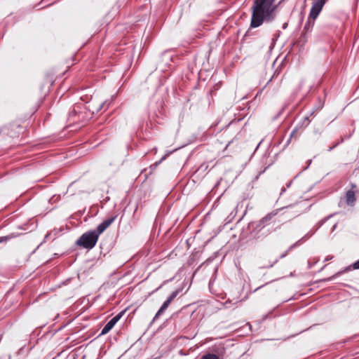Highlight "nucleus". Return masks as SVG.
<instances>
[{"mask_svg": "<svg viewBox=\"0 0 359 359\" xmlns=\"http://www.w3.org/2000/svg\"><path fill=\"white\" fill-rule=\"evenodd\" d=\"M274 0H255L252 7L250 27H258L266 22H271L275 18L276 6Z\"/></svg>", "mask_w": 359, "mask_h": 359, "instance_id": "obj_1", "label": "nucleus"}, {"mask_svg": "<svg viewBox=\"0 0 359 359\" xmlns=\"http://www.w3.org/2000/svg\"><path fill=\"white\" fill-rule=\"evenodd\" d=\"M278 210H275L266 215L257 222H252L248 224L249 235L251 238L262 240L273 231L269 226L275 222L274 217L278 214Z\"/></svg>", "mask_w": 359, "mask_h": 359, "instance_id": "obj_2", "label": "nucleus"}, {"mask_svg": "<svg viewBox=\"0 0 359 359\" xmlns=\"http://www.w3.org/2000/svg\"><path fill=\"white\" fill-rule=\"evenodd\" d=\"M327 1V0H313L307 21L302 31V36L304 38H306L307 34L311 32L315 25V20L320 13Z\"/></svg>", "mask_w": 359, "mask_h": 359, "instance_id": "obj_3", "label": "nucleus"}, {"mask_svg": "<svg viewBox=\"0 0 359 359\" xmlns=\"http://www.w3.org/2000/svg\"><path fill=\"white\" fill-rule=\"evenodd\" d=\"M98 238L93 231H87L79 237L76 241V244L84 249L90 250L95 246Z\"/></svg>", "mask_w": 359, "mask_h": 359, "instance_id": "obj_4", "label": "nucleus"}, {"mask_svg": "<svg viewBox=\"0 0 359 359\" xmlns=\"http://www.w3.org/2000/svg\"><path fill=\"white\" fill-rule=\"evenodd\" d=\"M124 313V311H121L118 313L117 315H116L114 317H113L102 328L100 335H104L107 334L116 325V323L121 319L123 314Z\"/></svg>", "mask_w": 359, "mask_h": 359, "instance_id": "obj_5", "label": "nucleus"}, {"mask_svg": "<svg viewBox=\"0 0 359 359\" xmlns=\"http://www.w3.org/2000/svg\"><path fill=\"white\" fill-rule=\"evenodd\" d=\"M351 269H359V259L358 261L355 262L351 265H350V266L344 268V269L338 271L337 273H336L332 276L328 278L327 280H332L335 278L339 276L340 275H341V274H343V273H344L346 272H348V271H351Z\"/></svg>", "mask_w": 359, "mask_h": 359, "instance_id": "obj_6", "label": "nucleus"}, {"mask_svg": "<svg viewBox=\"0 0 359 359\" xmlns=\"http://www.w3.org/2000/svg\"><path fill=\"white\" fill-rule=\"evenodd\" d=\"M180 292V290H176L173 291L170 294V295L168 297V299L163 302L161 307L166 310V309L169 306V305L174 300V299L178 295Z\"/></svg>", "mask_w": 359, "mask_h": 359, "instance_id": "obj_7", "label": "nucleus"}, {"mask_svg": "<svg viewBox=\"0 0 359 359\" xmlns=\"http://www.w3.org/2000/svg\"><path fill=\"white\" fill-rule=\"evenodd\" d=\"M313 234V233H311V234H309V233H306L302 238H301L300 240H299L298 241H297L295 243H294L292 245H291L289 249L285 252L283 254H282L280 256V258H283L285 257L287 255V252L291 250L292 248H294V247L299 245L302 241L305 239V238H309L311 235Z\"/></svg>", "mask_w": 359, "mask_h": 359, "instance_id": "obj_8", "label": "nucleus"}, {"mask_svg": "<svg viewBox=\"0 0 359 359\" xmlns=\"http://www.w3.org/2000/svg\"><path fill=\"white\" fill-rule=\"evenodd\" d=\"M346 203L348 205H352L355 202V192L353 190L351 189L346 192Z\"/></svg>", "mask_w": 359, "mask_h": 359, "instance_id": "obj_9", "label": "nucleus"}, {"mask_svg": "<svg viewBox=\"0 0 359 359\" xmlns=\"http://www.w3.org/2000/svg\"><path fill=\"white\" fill-rule=\"evenodd\" d=\"M107 229V227L103 224L102 222H101L97 226L96 230H93V231L97 234V236L99 237V236L105 230Z\"/></svg>", "mask_w": 359, "mask_h": 359, "instance_id": "obj_10", "label": "nucleus"}, {"mask_svg": "<svg viewBox=\"0 0 359 359\" xmlns=\"http://www.w3.org/2000/svg\"><path fill=\"white\" fill-rule=\"evenodd\" d=\"M117 215H115L114 216H111L106 219H104L103 222V224L107 227V229L115 221L116 219Z\"/></svg>", "mask_w": 359, "mask_h": 359, "instance_id": "obj_11", "label": "nucleus"}, {"mask_svg": "<svg viewBox=\"0 0 359 359\" xmlns=\"http://www.w3.org/2000/svg\"><path fill=\"white\" fill-rule=\"evenodd\" d=\"M117 215H115L114 216H111L106 219H104L103 222V224L107 227V229L115 221L116 219Z\"/></svg>", "mask_w": 359, "mask_h": 359, "instance_id": "obj_12", "label": "nucleus"}, {"mask_svg": "<svg viewBox=\"0 0 359 359\" xmlns=\"http://www.w3.org/2000/svg\"><path fill=\"white\" fill-rule=\"evenodd\" d=\"M201 359H220L219 356L215 353H207L203 355Z\"/></svg>", "mask_w": 359, "mask_h": 359, "instance_id": "obj_13", "label": "nucleus"}, {"mask_svg": "<svg viewBox=\"0 0 359 359\" xmlns=\"http://www.w3.org/2000/svg\"><path fill=\"white\" fill-rule=\"evenodd\" d=\"M333 216V215H330L329 216L327 217H325V218H323V219H321L320 221H319L317 224H316V229H319L321 226H323L330 217H332Z\"/></svg>", "mask_w": 359, "mask_h": 359, "instance_id": "obj_14", "label": "nucleus"}, {"mask_svg": "<svg viewBox=\"0 0 359 359\" xmlns=\"http://www.w3.org/2000/svg\"><path fill=\"white\" fill-rule=\"evenodd\" d=\"M16 236L14 233L9 234L8 236L0 237V243L4 242H7L10 241L11 238H15Z\"/></svg>", "mask_w": 359, "mask_h": 359, "instance_id": "obj_15", "label": "nucleus"}, {"mask_svg": "<svg viewBox=\"0 0 359 359\" xmlns=\"http://www.w3.org/2000/svg\"><path fill=\"white\" fill-rule=\"evenodd\" d=\"M165 311V309L161 306V308L158 309V311L156 313L155 316L154 317L153 321H155L156 319H158V317L160 316H161Z\"/></svg>", "mask_w": 359, "mask_h": 359, "instance_id": "obj_16", "label": "nucleus"}, {"mask_svg": "<svg viewBox=\"0 0 359 359\" xmlns=\"http://www.w3.org/2000/svg\"><path fill=\"white\" fill-rule=\"evenodd\" d=\"M272 163H273V162H272L271 163H270L268 166L265 167L262 170L259 171V173H258V175L256 176L255 180H258V179H259V176H260V175H262V173H264V172L266 171V169H267V168H269V167Z\"/></svg>", "mask_w": 359, "mask_h": 359, "instance_id": "obj_17", "label": "nucleus"}, {"mask_svg": "<svg viewBox=\"0 0 359 359\" xmlns=\"http://www.w3.org/2000/svg\"><path fill=\"white\" fill-rule=\"evenodd\" d=\"M164 159H165V158H161V160H160L158 162H157V163H154V164H153V165H150V168H151V170H154V169L156 168V166H157V165H158V164H159V163H160L163 160H164Z\"/></svg>", "mask_w": 359, "mask_h": 359, "instance_id": "obj_18", "label": "nucleus"}, {"mask_svg": "<svg viewBox=\"0 0 359 359\" xmlns=\"http://www.w3.org/2000/svg\"><path fill=\"white\" fill-rule=\"evenodd\" d=\"M231 304V301H226L225 303H224V306L227 309L230 308L231 306L230 304Z\"/></svg>", "mask_w": 359, "mask_h": 359, "instance_id": "obj_19", "label": "nucleus"}, {"mask_svg": "<svg viewBox=\"0 0 359 359\" xmlns=\"http://www.w3.org/2000/svg\"><path fill=\"white\" fill-rule=\"evenodd\" d=\"M106 104V102H102L101 104H100V107L99 108V110L103 109L104 107V105Z\"/></svg>", "mask_w": 359, "mask_h": 359, "instance_id": "obj_20", "label": "nucleus"}, {"mask_svg": "<svg viewBox=\"0 0 359 359\" xmlns=\"http://www.w3.org/2000/svg\"><path fill=\"white\" fill-rule=\"evenodd\" d=\"M332 256H327L325 261L327 262V261H329V260H331L332 259Z\"/></svg>", "mask_w": 359, "mask_h": 359, "instance_id": "obj_21", "label": "nucleus"}, {"mask_svg": "<svg viewBox=\"0 0 359 359\" xmlns=\"http://www.w3.org/2000/svg\"><path fill=\"white\" fill-rule=\"evenodd\" d=\"M292 183V181H290V182L287 184V188H288V187H290L291 186Z\"/></svg>", "mask_w": 359, "mask_h": 359, "instance_id": "obj_22", "label": "nucleus"}, {"mask_svg": "<svg viewBox=\"0 0 359 359\" xmlns=\"http://www.w3.org/2000/svg\"><path fill=\"white\" fill-rule=\"evenodd\" d=\"M285 190H286V189H285V188H283V189H281L280 194H282L283 192H285Z\"/></svg>", "mask_w": 359, "mask_h": 359, "instance_id": "obj_23", "label": "nucleus"}, {"mask_svg": "<svg viewBox=\"0 0 359 359\" xmlns=\"http://www.w3.org/2000/svg\"><path fill=\"white\" fill-rule=\"evenodd\" d=\"M336 226H337V224H335L333 226V229H332V230H334V229L336 228Z\"/></svg>", "mask_w": 359, "mask_h": 359, "instance_id": "obj_24", "label": "nucleus"}, {"mask_svg": "<svg viewBox=\"0 0 359 359\" xmlns=\"http://www.w3.org/2000/svg\"><path fill=\"white\" fill-rule=\"evenodd\" d=\"M161 286H162V285H159V287H158V288H156V290H158L159 288H161Z\"/></svg>", "mask_w": 359, "mask_h": 359, "instance_id": "obj_25", "label": "nucleus"}, {"mask_svg": "<svg viewBox=\"0 0 359 359\" xmlns=\"http://www.w3.org/2000/svg\"><path fill=\"white\" fill-rule=\"evenodd\" d=\"M356 186L355 184H352V188H355Z\"/></svg>", "mask_w": 359, "mask_h": 359, "instance_id": "obj_26", "label": "nucleus"}]
</instances>
